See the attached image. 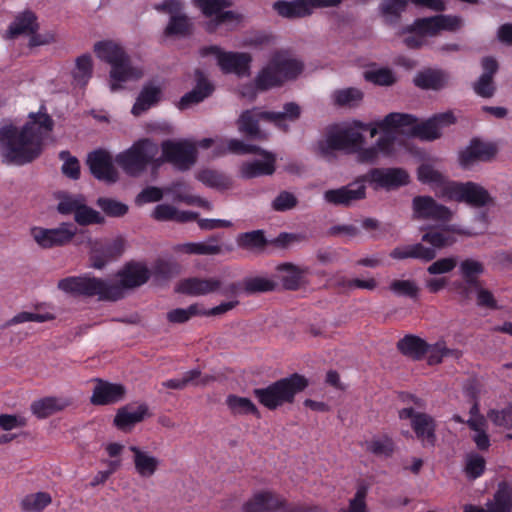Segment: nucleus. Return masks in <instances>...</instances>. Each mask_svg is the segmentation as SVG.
<instances>
[{"instance_id":"obj_19","label":"nucleus","mask_w":512,"mask_h":512,"mask_svg":"<svg viewBox=\"0 0 512 512\" xmlns=\"http://www.w3.org/2000/svg\"><path fill=\"white\" fill-rule=\"evenodd\" d=\"M324 200L334 206L349 207L354 202L366 198V185L360 176L353 182L336 189H329L324 192Z\"/></svg>"},{"instance_id":"obj_9","label":"nucleus","mask_w":512,"mask_h":512,"mask_svg":"<svg viewBox=\"0 0 512 512\" xmlns=\"http://www.w3.org/2000/svg\"><path fill=\"white\" fill-rule=\"evenodd\" d=\"M161 151L162 155L157 159V167L166 162L178 170L185 171L197 160L196 146L188 140H164L161 143Z\"/></svg>"},{"instance_id":"obj_21","label":"nucleus","mask_w":512,"mask_h":512,"mask_svg":"<svg viewBox=\"0 0 512 512\" xmlns=\"http://www.w3.org/2000/svg\"><path fill=\"white\" fill-rule=\"evenodd\" d=\"M87 165L91 174L98 180L115 183L118 172L113 165L111 154L104 149H97L88 154Z\"/></svg>"},{"instance_id":"obj_46","label":"nucleus","mask_w":512,"mask_h":512,"mask_svg":"<svg viewBox=\"0 0 512 512\" xmlns=\"http://www.w3.org/2000/svg\"><path fill=\"white\" fill-rule=\"evenodd\" d=\"M283 112H270L265 113L263 116L268 119V122H273L277 127H284V120L295 121L300 117L301 110L295 102H288L283 107Z\"/></svg>"},{"instance_id":"obj_49","label":"nucleus","mask_w":512,"mask_h":512,"mask_svg":"<svg viewBox=\"0 0 512 512\" xmlns=\"http://www.w3.org/2000/svg\"><path fill=\"white\" fill-rule=\"evenodd\" d=\"M460 273L464 281L470 284H480L479 277L484 273V266L474 259H465L460 263Z\"/></svg>"},{"instance_id":"obj_30","label":"nucleus","mask_w":512,"mask_h":512,"mask_svg":"<svg viewBox=\"0 0 512 512\" xmlns=\"http://www.w3.org/2000/svg\"><path fill=\"white\" fill-rule=\"evenodd\" d=\"M147 414L148 407L145 404H141L136 408L124 406L117 411L114 425L121 431H128L135 424L141 422Z\"/></svg>"},{"instance_id":"obj_55","label":"nucleus","mask_w":512,"mask_h":512,"mask_svg":"<svg viewBox=\"0 0 512 512\" xmlns=\"http://www.w3.org/2000/svg\"><path fill=\"white\" fill-rule=\"evenodd\" d=\"M486 468V461L483 456L477 453H469L466 456L464 471L468 478L477 479L483 475Z\"/></svg>"},{"instance_id":"obj_29","label":"nucleus","mask_w":512,"mask_h":512,"mask_svg":"<svg viewBox=\"0 0 512 512\" xmlns=\"http://www.w3.org/2000/svg\"><path fill=\"white\" fill-rule=\"evenodd\" d=\"M397 349L404 356L414 360H422L429 351V343L419 336L408 334L397 342Z\"/></svg>"},{"instance_id":"obj_10","label":"nucleus","mask_w":512,"mask_h":512,"mask_svg":"<svg viewBox=\"0 0 512 512\" xmlns=\"http://www.w3.org/2000/svg\"><path fill=\"white\" fill-rule=\"evenodd\" d=\"M444 197L464 202L474 207H483L492 202L489 192L478 183L450 181L444 185Z\"/></svg>"},{"instance_id":"obj_31","label":"nucleus","mask_w":512,"mask_h":512,"mask_svg":"<svg viewBox=\"0 0 512 512\" xmlns=\"http://www.w3.org/2000/svg\"><path fill=\"white\" fill-rule=\"evenodd\" d=\"M197 75L198 78L195 87L181 97L179 101L180 109H186L193 104L200 103L213 93V84L209 82L200 71H197Z\"/></svg>"},{"instance_id":"obj_37","label":"nucleus","mask_w":512,"mask_h":512,"mask_svg":"<svg viewBox=\"0 0 512 512\" xmlns=\"http://www.w3.org/2000/svg\"><path fill=\"white\" fill-rule=\"evenodd\" d=\"M283 83L284 82L271 59L268 64L261 69L254 80V85L259 91H266L274 87H279L283 85Z\"/></svg>"},{"instance_id":"obj_38","label":"nucleus","mask_w":512,"mask_h":512,"mask_svg":"<svg viewBox=\"0 0 512 512\" xmlns=\"http://www.w3.org/2000/svg\"><path fill=\"white\" fill-rule=\"evenodd\" d=\"M363 446L367 452L379 458H389L395 451V443L388 435L374 436Z\"/></svg>"},{"instance_id":"obj_42","label":"nucleus","mask_w":512,"mask_h":512,"mask_svg":"<svg viewBox=\"0 0 512 512\" xmlns=\"http://www.w3.org/2000/svg\"><path fill=\"white\" fill-rule=\"evenodd\" d=\"M52 503V497L48 492H36L25 495L20 501L22 512H42Z\"/></svg>"},{"instance_id":"obj_2","label":"nucleus","mask_w":512,"mask_h":512,"mask_svg":"<svg viewBox=\"0 0 512 512\" xmlns=\"http://www.w3.org/2000/svg\"><path fill=\"white\" fill-rule=\"evenodd\" d=\"M119 283L109 284L107 281L84 276H70L58 282V288L73 296L93 297L101 300L116 301L123 297V289H131L145 284L150 278L149 269L140 263H127L119 271Z\"/></svg>"},{"instance_id":"obj_54","label":"nucleus","mask_w":512,"mask_h":512,"mask_svg":"<svg viewBox=\"0 0 512 512\" xmlns=\"http://www.w3.org/2000/svg\"><path fill=\"white\" fill-rule=\"evenodd\" d=\"M74 220L81 226L103 224L105 222V218L100 214V212L83 203L77 211Z\"/></svg>"},{"instance_id":"obj_4","label":"nucleus","mask_w":512,"mask_h":512,"mask_svg":"<svg viewBox=\"0 0 512 512\" xmlns=\"http://www.w3.org/2000/svg\"><path fill=\"white\" fill-rule=\"evenodd\" d=\"M308 379L299 374L293 373L288 377L281 378L266 387L255 388L253 396L257 401L267 408L274 411L284 404H292L295 396L308 387Z\"/></svg>"},{"instance_id":"obj_16","label":"nucleus","mask_w":512,"mask_h":512,"mask_svg":"<svg viewBox=\"0 0 512 512\" xmlns=\"http://www.w3.org/2000/svg\"><path fill=\"white\" fill-rule=\"evenodd\" d=\"M363 183L369 182L375 189H396L409 183V175L402 168H372L360 176Z\"/></svg>"},{"instance_id":"obj_48","label":"nucleus","mask_w":512,"mask_h":512,"mask_svg":"<svg viewBox=\"0 0 512 512\" xmlns=\"http://www.w3.org/2000/svg\"><path fill=\"white\" fill-rule=\"evenodd\" d=\"M438 20H441L438 15L416 19L408 28V31L411 33L421 34L423 36H434L440 32Z\"/></svg>"},{"instance_id":"obj_43","label":"nucleus","mask_w":512,"mask_h":512,"mask_svg":"<svg viewBox=\"0 0 512 512\" xmlns=\"http://www.w3.org/2000/svg\"><path fill=\"white\" fill-rule=\"evenodd\" d=\"M363 92L354 87L335 90L332 94L333 102L338 107H356L363 100Z\"/></svg>"},{"instance_id":"obj_18","label":"nucleus","mask_w":512,"mask_h":512,"mask_svg":"<svg viewBox=\"0 0 512 512\" xmlns=\"http://www.w3.org/2000/svg\"><path fill=\"white\" fill-rule=\"evenodd\" d=\"M294 504H288L287 499L272 490L255 492L242 506L243 512H285Z\"/></svg>"},{"instance_id":"obj_63","label":"nucleus","mask_w":512,"mask_h":512,"mask_svg":"<svg viewBox=\"0 0 512 512\" xmlns=\"http://www.w3.org/2000/svg\"><path fill=\"white\" fill-rule=\"evenodd\" d=\"M163 198V191L156 186H147L136 197L135 204L142 206L147 203L158 202Z\"/></svg>"},{"instance_id":"obj_61","label":"nucleus","mask_w":512,"mask_h":512,"mask_svg":"<svg viewBox=\"0 0 512 512\" xmlns=\"http://www.w3.org/2000/svg\"><path fill=\"white\" fill-rule=\"evenodd\" d=\"M458 351L448 349L444 342H437L433 345L429 344L428 364L437 365L442 362L443 358L448 355L457 356Z\"/></svg>"},{"instance_id":"obj_1","label":"nucleus","mask_w":512,"mask_h":512,"mask_svg":"<svg viewBox=\"0 0 512 512\" xmlns=\"http://www.w3.org/2000/svg\"><path fill=\"white\" fill-rule=\"evenodd\" d=\"M54 128V120L41 105L38 112H31L22 128L13 124L0 128V155L6 164L25 165L37 159L45 139Z\"/></svg>"},{"instance_id":"obj_44","label":"nucleus","mask_w":512,"mask_h":512,"mask_svg":"<svg viewBox=\"0 0 512 512\" xmlns=\"http://www.w3.org/2000/svg\"><path fill=\"white\" fill-rule=\"evenodd\" d=\"M236 242L238 247L249 251L263 250L267 245V239L262 230L241 233L237 236Z\"/></svg>"},{"instance_id":"obj_56","label":"nucleus","mask_w":512,"mask_h":512,"mask_svg":"<svg viewBox=\"0 0 512 512\" xmlns=\"http://www.w3.org/2000/svg\"><path fill=\"white\" fill-rule=\"evenodd\" d=\"M390 290L398 296H405L416 300L419 295V287L413 280H393L390 284Z\"/></svg>"},{"instance_id":"obj_57","label":"nucleus","mask_w":512,"mask_h":512,"mask_svg":"<svg viewBox=\"0 0 512 512\" xmlns=\"http://www.w3.org/2000/svg\"><path fill=\"white\" fill-rule=\"evenodd\" d=\"M59 158L64 162L61 168L62 173L72 180H78L81 174L79 160L67 150L61 151Z\"/></svg>"},{"instance_id":"obj_14","label":"nucleus","mask_w":512,"mask_h":512,"mask_svg":"<svg viewBox=\"0 0 512 512\" xmlns=\"http://www.w3.org/2000/svg\"><path fill=\"white\" fill-rule=\"evenodd\" d=\"M126 241L122 236L96 240L90 250L91 267L102 269L107 263L118 259L125 251Z\"/></svg>"},{"instance_id":"obj_27","label":"nucleus","mask_w":512,"mask_h":512,"mask_svg":"<svg viewBox=\"0 0 512 512\" xmlns=\"http://www.w3.org/2000/svg\"><path fill=\"white\" fill-rule=\"evenodd\" d=\"M269 111H262L259 108L245 110L238 118L237 125L241 133L252 138H261L262 133L259 128L260 121H268L263 115Z\"/></svg>"},{"instance_id":"obj_6","label":"nucleus","mask_w":512,"mask_h":512,"mask_svg":"<svg viewBox=\"0 0 512 512\" xmlns=\"http://www.w3.org/2000/svg\"><path fill=\"white\" fill-rule=\"evenodd\" d=\"M158 145L149 138L140 139L132 144L130 148L119 153L115 161L123 171L132 177L140 176L152 165L157 169Z\"/></svg>"},{"instance_id":"obj_12","label":"nucleus","mask_w":512,"mask_h":512,"mask_svg":"<svg viewBox=\"0 0 512 512\" xmlns=\"http://www.w3.org/2000/svg\"><path fill=\"white\" fill-rule=\"evenodd\" d=\"M30 234L42 249H52L70 244L77 234V227L71 222H62L55 228L32 227Z\"/></svg>"},{"instance_id":"obj_47","label":"nucleus","mask_w":512,"mask_h":512,"mask_svg":"<svg viewBox=\"0 0 512 512\" xmlns=\"http://www.w3.org/2000/svg\"><path fill=\"white\" fill-rule=\"evenodd\" d=\"M243 289L247 294L264 293L274 291L277 283L265 277H250L243 280Z\"/></svg>"},{"instance_id":"obj_50","label":"nucleus","mask_w":512,"mask_h":512,"mask_svg":"<svg viewBox=\"0 0 512 512\" xmlns=\"http://www.w3.org/2000/svg\"><path fill=\"white\" fill-rule=\"evenodd\" d=\"M191 23L186 15H173L164 30L166 36H187L191 32Z\"/></svg>"},{"instance_id":"obj_13","label":"nucleus","mask_w":512,"mask_h":512,"mask_svg":"<svg viewBox=\"0 0 512 512\" xmlns=\"http://www.w3.org/2000/svg\"><path fill=\"white\" fill-rule=\"evenodd\" d=\"M416 118L410 114L389 113L383 120L378 121L377 125L382 135L376 142V148L379 152L389 155L392 153L396 141L395 130L404 129L415 122Z\"/></svg>"},{"instance_id":"obj_52","label":"nucleus","mask_w":512,"mask_h":512,"mask_svg":"<svg viewBox=\"0 0 512 512\" xmlns=\"http://www.w3.org/2000/svg\"><path fill=\"white\" fill-rule=\"evenodd\" d=\"M92 58L89 54H84L76 59V71L73 74L78 84L84 86L92 76Z\"/></svg>"},{"instance_id":"obj_34","label":"nucleus","mask_w":512,"mask_h":512,"mask_svg":"<svg viewBox=\"0 0 512 512\" xmlns=\"http://www.w3.org/2000/svg\"><path fill=\"white\" fill-rule=\"evenodd\" d=\"M161 98V89L159 87L146 85L139 93L134 103L131 113L134 116H140L142 113L157 104Z\"/></svg>"},{"instance_id":"obj_7","label":"nucleus","mask_w":512,"mask_h":512,"mask_svg":"<svg viewBox=\"0 0 512 512\" xmlns=\"http://www.w3.org/2000/svg\"><path fill=\"white\" fill-rule=\"evenodd\" d=\"M422 241L427 242L433 248L426 247L421 243L405 245L394 248L390 257L397 260L413 258L429 262L436 257L434 248H444L455 243L456 238L448 231L429 230L422 235Z\"/></svg>"},{"instance_id":"obj_32","label":"nucleus","mask_w":512,"mask_h":512,"mask_svg":"<svg viewBox=\"0 0 512 512\" xmlns=\"http://www.w3.org/2000/svg\"><path fill=\"white\" fill-rule=\"evenodd\" d=\"M449 75L439 69H426L414 78V84L425 90H440L448 83Z\"/></svg>"},{"instance_id":"obj_11","label":"nucleus","mask_w":512,"mask_h":512,"mask_svg":"<svg viewBox=\"0 0 512 512\" xmlns=\"http://www.w3.org/2000/svg\"><path fill=\"white\" fill-rule=\"evenodd\" d=\"M202 57L215 55L217 62L225 74H236L239 77L246 76L250 72L252 57L245 52H224L216 45L204 46L199 51Z\"/></svg>"},{"instance_id":"obj_62","label":"nucleus","mask_w":512,"mask_h":512,"mask_svg":"<svg viewBox=\"0 0 512 512\" xmlns=\"http://www.w3.org/2000/svg\"><path fill=\"white\" fill-rule=\"evenodd\" d=\"M297 204L298 199L294 194L288 191H281L272 201V209L278 212H285L295 208Z\"/></svg>"},{"instance_id":"obj_51","label":"nucleus","mask_w":512,"mask_h":512,"mask_svg":"<svg viewBox=\"0 0 512 512\" xmlns=\"http://www.w3.org/2000/svg\"><path fill=\"white\" fill-rule=\"evenodd\" d=\"M418 179L425 184H435L441 187V193L444 197V185L449 181L439 171L435 170L432 166L423 164L418 168Z\"/></svg>"},{"instance_id":"obj_33","label":"nucleus","mask_w":512,"mask_h":512,"mask_svg":"<svg viewBox=\"0 0 512 512\" xmlns=\"http://www.w3.org/2000/svg\"><path fill=\"white\" fill-rule=\"evenodd\" d=\"M273 9L283 18H303L312 14L307 0H280L273 4Z\"/></svg>"},{"instance_id":"obj_15","label":"nucleus","mask_w":512,"mask_h":512,"mask_svg":"<svg viewBox=\"0 0 512 512\" xmlns=\"http://www.w3.org/2000/svg\"><path fill=\"white\" fill-rule=\"evenodd\" d=\"M401 420L410 419L411 427L419 441L423 446L433 447L436 443V421L424 412H416L414 408L407 407L399 411Z\"/></svg>"},{"instance_id":"obj_25","label":"nucleus","mask_w":512,"mask_h":512,"mask_svg":"<svg viewBox=\"0 0 512 512\" xmlns=\"http://www.w3.org/2000/svg\"><path fill=\"white\" fill-rule=\"evenodd\" d=\"M221 287V281L217 278L190 277L181 280L176 291L190 296H201L216 292Z\"/></svg>"},{"instance_id":"obj_64","label":"nucleus","mask_w":512,"mask_h":512,"mask_svg":"<svg viewBox=\"0 0 512 512\" xmlns=\"http://www.w3.org/2000/svg\"><path fill=\"white\" fill-rule=\"evenodd\" d=\"M367 493L368 489L365 485L358 486L354 497L350 500L348 509L339 512H367L365 502Z\"/></svg>"},{"instance_id":"obj_40","label":"nucleus","mask_w":512,"mask_h":512,"mask_svg":"<svg viewBox=\"0 0 512 512\" xmlns=\"http://www.w3.org/2000/svg\"><path fill=\"white\" fill-rule=\"evenodd\" d=\"M226 405L233 415H252L257 419L261 418L259 409L249 398L230 394L226 398Z\"/></svg>"},{"instance_id":"obj_35","label":"nucleus","mask_w":512,"mask_h":512,"mask_svg":"<svg viewBox=\"0 0 512 512\" xmlns=\"http://www.w3.org/2000/svg\"><path fill=\"white\" fill-rule=\"evenodd\" d=\"M271 60L275 68H277L283 82L295 79L303 70V65L301 62L295 59L284 57L279 53L275 54Z\"/></svg>"},{"instance_id":"obj_45","label":"nucleus","mask_w":512,"mask_h":512,"mask_svg":"<svg viewBox=\"0 0 512 512\" xmlns=\"http://www.w3.org/2000/svg\"><path fill=\"white\" fill-rule=\"evenodd\" d=\"M198 179L206 186L216 188L218 190H227L232 186L231 178L226 174L216 170H202L198 174Z\"/></svg>"},{"instance_id":"obj_5","label":"nucleus","mask_w":512,"mask_h":512,"mask_svg":"<svg viewBox=\"0 0 512 512\" xmlns=\"http://www.w3.org/2000/svg\"><path fill=\"white\" fill-rule=\"evenodd\" d=\"M365 142L361 132L349 128H340L337 124L325 128L324 137L315 144V153L326 161H333L337 151H356Z\"/></svg>"},{"instance_id":"obj_23","label":"nucleus","mask_w":512,"mask_h":512,"mask_svg":"<svg viewBox=\"0 0 512 512\" xmlns=\"http://www.w3.org/2000/svg\"><path fill=\"white\" fill-rule=\"evenodd\" d=\"M463 512H512V484L502 481L493 499L486 503V508L474 504H466Z\"/></svg>"},{"instance_id":"obj_41","label":"nucleus","mask_w":512,"mask_h":512,"mask_svg":"<svg viewBox=\"0 0 512 512\" xmlns=\"http://www.w3.org/2000/svg\"><path fill=\"white\" fill-rule=\"evenodd\" d=\"M277 270L282 272L281 282L286 290L295 291L299 289L305 270L300 269L292 263H282Z\"/></svg>"},{"instance_id":"obj_53","label":"nucleus","mask_w":512,"mask_h":512,"mask_svg":"<svg viewBox=\"0 0 512 512\" xmlns=\"http://www.w3.org/2000/svg\"><path fill=\"white\" fill-rule=\"evenodd\" d=\"M96 204L109 217H123L129 210L125 203L107 197L98 198Z\"/></svg>"},{"instance_id":"obj_58","label":"nucleus","mask_w":512,"mask_h":512,"mask_svg":"<svg viewBox=\"0 0 512 512\" xmlns=\"http://www.w3.org/2000/svg\"><path fill=\"white\" fill-rule=\"evenodd\" d=\"M202 309L197 304H192L188 308H176L167 313V320L170 323L182 324L189 321L192 317L201 315Z\"/></svg>"},{"instance_id":"obj_8","label":"nucleus","mask_w":512,"mask_h":512,"mask_svg":"<svg viewBox=\"0 0 512 512\" xmlns=\"http://www.w3.org/2000/svg\"><path fill=\"white\" fill-rule=\"evenodd\" d=\"M228 150L237 155L259 154L265 157V161L254 160L241 165L240 173L243 178L251 179L262 175H272L275 171V158L257 145L246 144L239 139H230Z\"/></svg>"},{"instance_id":"obj_28","label":"nucleus","mask_w":512,"mask_h":512,"mask_svg":"<svg viewBox=\"0 0 512 512\" xmlns=\"http://www.w3.org/2000/svg\"><path fill=\"white\" fill-rule=\"evenodd\" d=\"M71 404V401L63 397L48 396L31 403L30 409L38 419H45L56 412L62 411Z\"/></svg>"},{"instance_id":"obj_39","label":"nucleus","mask_w":512,"mask_h":512,"mask_svg":"<svg viewBox=\"0 0 512 512\" xmlns=\"http://www.w3.org/2000/svg\"><path fill=\"white\" fill-rule=\"evenodd\" d=\"M176 250L186 254L195 255H217L222 251L216 237H211L206 242H189L180 244L176 247Z\"/></svg>"},{"instance_id":"obj_24","label":"nucleus","mask_w":512,"mask_h":512,"mask_svg":"<svg viewBox=\"0 0 512 512\" xmlns=\"http://www.w3.org/2000/svg\"><path fill=\"white\" fill-rule=\"evenodd\" d=\"M94 381L96 385L90 398L93 405L115 404L124 398L126 389L122 384L110 383L100 378H96Z\"/></svg>"},{"instance_id":"obj_3","label":"nucleus","mask_w":512,"mask_h":512,"mask_svg":"<svg viewBox=\"0 0 512 512\" xmlns=\"http://www.w3.org/2000/svg\"><path fill=\"white\" fill-rule=\"evenodd\" d=\"M94 52L99 59L111 66L110 90L112 92L121 89L122 83L138 80L143 75L141 69L131 64L130 57L123 47L111 40L95 43Z\"/></svg>"},{"instance_id":"obj_17","label":"nucleus","mask_w":512,"mask_h":512,"mask_svg":"<svg viewBox=\"0 0 512 512\" xmlns=\"http://www.w3.org/2000/svg\"><path fill=\"white\" fill-rule=\"evenodd\" d=\"M193 2L205 17L212 18L206 23V30L209 33L215 32L218 26L237 19L233 11H224L232 5L229 0H193Z\"/></svg>"},{"instance_id":"obj_59","label":"nucleus","mask_w":512,"mask_h":512,"mask_svg":"<svg viewBox=\"0 0 512 512\" xmlns=\"http://www.w3.org/2000/svg\"><path fill=\"white\" fill-rule=\"evenodd\" d=\"M364 77L367 81L380 86H390L396 81L393 72L388 68L366 71Z\"/></svg>"},{"instance_id":"obj_36","label":"nucleus","mask_w":512,"mask_h":512,"mask_svg":"<svg viewBox=\"0 0 512 512\" xmlns=\"http://www.w3.org/2000/svg\"><path fill=\"white\" fill-rule=\"evenodd\" d=\"M38 29L37 17L32 11H24L16 16L14 22L9 26L10 37L14 38L21 34H32Z\"/></svg>"},{"instance_id":"obj_20","label":"nucleus","mask_w":512,"mask_h":512,"mask_svg":"<svg viewBox=\"0 0 512 512\" xmlns=\"http://www.w3.org/2000/svg\"><path fill=\"white\" fill-rule=\"evenodd\" d=\"M455 120L452 112L440 113L420 124L414 122L406 126L408 128L407 133L421 140L432 141L441 136L440 129L442 126L453 124Z\"/></svg>"},{"instance_id":"obj_26","label":"nucleus","mask_w":512,"mask_h":512,"mask_svg":"<svg viewBox=\"0 0 512 512\" xmlns=\"http://www.w3.org/2000/svg\"><path fill=\"white\" fill-rule=\"evenodd\" d=\"M129 450L133 453V464L136 473L141 478L152 477L159 468L160 460L136 445L129 446Z\"/></svg>"},{"instance_id":"obj_60","label":"nucleus","mask_w":512,"mask_h":512,"mask_svg":"<svg viewBox=\"0 0 512 512\" xmlns=\"http://www.w3.org/2000/svg\"><path fill=\"white\" fill-rule=\"evenodd\" d=\"M487 417L496 426L510 428L512 427V405L501 410L491 409L488 411Z\"/></svg>"},{"instance_id":"obj_22","label":"nucleus","mask_w":512,"mask_h":512,"mask_svg":"<svg viewBox=\"0 0 512 512\" xmlns=\"http://www.w3.org/2000/svg\"><path fill=\"white\" fill-rule=\"evenodd\" d=\"M412 207L414 216L418 219L449 222L453 215L448 207L436 202L431 196L414 197Z\"/></svg>"}]
</instances>
